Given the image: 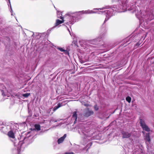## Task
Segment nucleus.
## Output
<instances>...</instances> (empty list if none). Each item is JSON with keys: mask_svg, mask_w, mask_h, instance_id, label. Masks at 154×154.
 I'll return each instance as SVG.
<instances>
[{"mask_svg": "<svg viewBox=\"0 0 154 154\" xmlns=\"http://www.w3.org/2000/svg\"><path fill=\"white\" fill-rule=\"evenodd\" d=\"M141 43L140 42H138L135 45L134 47L135 48H137L138 46H139L141 44Z\"/></svg>", "mask_w": 154, "mask_h": 154, "instance_id": "obj_17", "label": "nucleus"}, {"mask_svg": "<svg viewBox=\"0 0 154 154\" xmlns=\"http://www.w3.org/2000/svg\"><path fill=\"white\" fill-rule=\"evenodd\" d=\"M18 128V125L17 124H11L7 126L0 125V130L4 133H6L8 131V136L12 138H15L14 134L16 131L17 130Z\"/></svg>", "mask_w": 154, "mask_h": 154, "instance_id": "obj_2", "label": "nucleus"}, {"mask_svg": "<svg viewBox=\"0 0 154 154\" xmlns=\"http://www.w3.org/2000/svg\"><path fill=\"white\" fill-rule=\"evenodd\" d=\"M62 106V104H61L60 103H58L57 104V106H55L54 108L53 109V110L54 111H55L58 108Z\"/></svg>", "mask_w": 154, "mask_h": 154, "instance_id": "obj_10", "label": "nucleus"}, {"mask_svg": "<svg viewBox=\"0 0 154 154\" xmlns=\"http://www.w3.org/2000/svg\"><path fill=\"white\" fill-rule=\"evenodd\" d=\"M103 11H97V12H95L93 10H90L85 11H82L76 12L75 13L67 14L66 15V17L68 19L67 20L68 21H69V23L68 22V24H72L75 22H76L77 20H76L75 17H77V16H79L80 14H89L96 13L100 14V12L103 13Z\"/></svg>", "mask_w": 154, "mask_h": 154, "instance_id": "obj_1", "label": "nucleus"}, {"mask_svg": "<svg viewBox=\"0 0 154 154\" xmlns=\"http://www.w3.org/2000/svg\"><path fill=\"white\" fill-rule=\"evenodd\" d=\"M35 129L37 131H39L40 130L41 126L39 125L35 124Z\"/></svg>", "mask_w": 154, "mask_h": 154, "instance_id": "obj_13", "label": "nucleus"}, {"mask_svg": "<svg viewBox=\"0 0 154 154\" xmlns=\"http://www.w3.org/2000/svg\"><path fill=\"white\" fill-rule=\"evenodd\" d=\"M9 3V4H10V8H11V10H12V8H11V3H10V0H8Z\"/></svg>", "mask_w": 154, "mask_h": 154, "instance_id": "obj_22", "label": "nucleus"}, {"mask_svg": "<svg viewBox=\"0 0 154 154\" xmlns=\"http://www.w3.org/2000/svg\"><path fill=\"white\" fill-rule=\"evenodd\" d=\"M55 122H57V121H55Z\"/></svg>", "mask_w": 154, "mask_h": 154, "instance_id": "obj_24", "label": "nucleus"}, {"mask_svg": "<svg viewBox=\"0 0 154 154\" xmlns=\"http://www.w3.org/2000/svg\"><path fill=\"white\" fill-rule=\"evenodd\" d=\"M23 143V142L22 141H20L19 144V146L18 147V150L19 151H20L22 150V149H21V144Z\"/></svg>", "mask_w": 154, "mask_h": 154, "instance_id": "obj_14", "label": "nucleus"}, {"mask_svg": "<svg viewBox=\"0 0 154 154\" xmlns=\"http://www.w3.org/2000/svg\"><path fill=\"white\" fill-rule=\"evenodd\" d=\"M105 9V8H95V9H95V10H101L103 11V10L104 9Z\"/></svg>", "mask_w": 154, "mask_h": 154, "instance_id": "obj_19", "label": "nucleus"}, {"mask_svg": "<svg viewBox=\"0 0 154 154\" xmlns=\"http://www.w3.org/2000/svg\"><path fill=\"white\" fill-rule=\"evenodd\" d=\"M145 137L146 142L147 141L148 142H149L150 141V139L149 133L146 134Z\"/></svg>", "mask_w": 154, "mask_h": 154, "instance_id": "obj_9", "label": "nucleus"}, {"mask_svg": "<svg viewBox=\"0 0 154 154\" xmlns=\"http://www.w3.org/2000/svg\"><path fill=\"white\" fill-rule=\"evenodd\" d=\"M93 113V111L87 109L84 110V116L86 117H88L91 115Z\"/></svg>", "mask_w": 154, "mask_h": 154, "instance_id": "obj_5", "label": "nucleus"}, {"mask_svg": "<svg viewBox=\"0 0 154 154\" xmlns=\"http://www.w3.org/2000/svg\"><path fill=\"white\" fill-rule=\"evenodd\" d=\"M30 95V93H25L23 95V96L25 97H27Z\"/></svg>", "mask_w": 154, "mask_h": 154, "instance_id": "obj_18", "label": "nucleus"}, {"mask_svg": "<svg viewBox=\"0 0 154 154\" xmlns=\"http://www.w3.org/2000/svg\"><path fill=\"white\" fill-rule=\"evenodd\" d=\"M72 116L73 119H75L74 123H75L77 119V116L76 112L75 111L73 112Z\"/></svg>", "mask_w": 154, "mask_h": 154, "instance_id": "obj_8", "label": "nucleus"}, {"mask_svg": "<svg viewBox=\"0 0 154 154\" xmlns=\"http://www.w3.org/2000/svg\"><path fill=\"white\" fill-rule=\"evenodd\" d=\"M126 100L127 101L130 103L131 101V98L130 97H128L126 98Z\"/></svg>", "mask_w": 154, "mask_h": 154, "instance_id": "obj_16", "label": "nucleus"}, {"mask_svg": "<svg viewBox=\"0 0 154 154\" xmlns=\"http://www.w3.org/2000/svg\"><path fill=\"white\" fill-rule=\"evenodd\" d=\"M94 108L96 110H98L99 109L98 107V106H94Z\"/></svg>", "mask_w": 154, "mask_h": 154, "instance_id": "obj_20", "label": "nucleus"}, {"mask_svg": "<svg viewBox=\"0 0 154 154\" xmlns=\"http://www.w3.org/2000/svg\"><path fill=\"white\" fill-rule=\"evenodd\" d=\"M57 49L60 50V51L63 52L66 54H69L67 50H64L62 48H57Z\"/></svg>", "mask_w": 154, "mask_h": 154, "instance_id": "obj_11", "label": "nucleus"}, {"mask_svg": "<svg viewBox=\"0 0 154 154\" xmlns=\"http://www.w3.org/2000/svg\"><path fill=\"white\" fill-rule=\"evenodd\" d=\"M142 128L143 130L146 131L147 132H149L150 131V129L148 128V127L146 125H145L144 126H143V127H142Z\"/></svg>", "mask_w": 154, "mask_h": 154, "instance_id": "obj_12", "label": "nucleus"}, {"mask_svg": "<svg viewBox=\"0 0 154 154\" xmlns=\"http://www.w3.org/2000/svg\"><path fill=\"white\" fill-rule=\"evenodd\" d=\"M140 123L141 126H142V127H143V126H144L145 125H146L144 121L142 119H140Z\"/></svg>", "mask_w": 154, "mask_h": 154, "instance_id": "obj_15", "label": "nucleus"}, {"mask_svg": "<svg viewBox=\"0 0 154 154\" xmlns=\"http://www.w3.org/2000/svg\"><path fill=\"white\" fill-rule=\"evenodd\" d=\"M57 17L59 18H60L62 20H59L57 19L56 20V22L55 23V25L54 26L53 28H55L58 25L64 22V20H63V18L60 16L61 13L60 12H57Z\"/></svg>", "mask_w": 154, "mask_h": 154, "instance_id": "obj_3", "label": "nucleus"}, {"mask_svg": "<svg viewBox=\"0 0 154 154\" xmlns=\"http://www.w3.org/2000/svg\"><path fill=\"white\" fill-rule=\"evenodd\" d=\"M66 137V134H65L62 137H61L58 140V144H60L61 143H62L64 140L65 138Z\"/></svg>", "mask_w": 154, "mask_h": 154, "instance_id": "obj_7", "label": "nucleus"}, {"mask_svg": "<svg viewBox=\"0 0 154 154\" xmlns=\"http://www.w3.org/2000/svg\"><path fill=\"white\" fill-rule=\"evenodd\" d=\"M2 95L3 96H5V94L4 92V91H2Z\"/></svg>", "mask_w": 154, "mask_h": 154, "instance_id": "obj_23", "label": "nucleus"}, {"mask_svg": "<svg viewBox=\"0 0 154 154\" xmlns=\"http://www.w3.org/2000/svg\"><path fill=\"white\" fill-rule=\"evenodd\" d=\"M65 154H74L72 152H67Z\"/></svg>", "mask_w": 154, "mask_h": 154, "instance_id": "obj_21", "label": "nucleus"}, {"mask_svg": "<svg viewBox=\"0 0 154 154\" xmlns=\"http://www.w3.org/2000/svg\"><path fill=\"white\" fill-rule=\"evenodd\" d=\"M112 9L110 8L109 10L107 9L104 11L106 14V17L105 18L104 22L107 21L109 19V17H110L112 15V14L111 13V12H112Z\"/></svg>", "mask_w": 154, "mask_h": 154, "instance_id": "obj_4", "label": "nucleus"}, {"mask_svg": "<svg viewBox=\"0 0 154 154\" xmlns=\"http://www.w3.org/2000/svg\"><path fill=\"white\" fill-rule=\"evenodd\" d=\"M122 137L123 138H127L130 137L131 136L130 133L127 132L123 131L122 133Z\"/></svg>", "mask_w": 154, "mask_h": 154, "instance_id": "obj_6", "label": "nucleus"}]
</instances>
